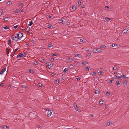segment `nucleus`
<instances>
[{
	"label": "nucleus",
	"mask_w": 129,
	"mask_h": 129,
	"mask_svg": "<svg viewBox=\"0 0 129 129\" xmlns=\"http://www.w3.org/2000/svg\"><path fill=\"white\" fill-rule=\"evenodd\" d=\"M19 11L18 9H17L16 10H15L14 11V12L15 13H18L19 12Z\"/></svg>",
	"instance_id": "obj_15"
},
{
	"label": "nucleus",
	"mask_w": 129,
	"mask_h": 129,
	"mask_svg": "<svg viewBox=\"0 0 129 129\" xmlns=\"http://www.w3.org/2000/svg\"><path fill=\"white\" fill-rule=\"evenodd\" d=\"M29 72L31 73H33V70H31L30 69L29 70Z\"/></svg>",
	"instance_id": "obj_35"
},
{
	"label": "nucleus",
	"mask_w": 129,
	"mask_h": 129,
	"mask_svg": "<svg viewBox=\"0 0 129 129\" xmlns=\"http://www.w3.org/2000/svg\"><path fill=\"white\" fill-rule=\"evenodd\" d=\"M51 75L52 76H53L55 75V73H53L51 74Z\"/></svg>",
	"instance_id": "obj_55"
},
{
	"label": "nucleus",
	"mask_w": 129,
	"mask_h": 129,
	"mask_svg": "<svg viewBox=\"0 0 129 129\" xmlns=\"http://www.w3.org/2000/svg\"><path fill=\"white\" fill-rule=\"evenodd\" d=\"M120 76L121 77V78H127V77H126L125 76V75H121Z\"/></svg>",
	"instance_id": "obj_24"
},
{
	"label": "nucleus",
	"mask_w": 129,
	"mask_h": 129,
	"mask_svg": "<svg viewBox=\"0 0 129 129\" xmlns=\"http://www.w3.org/2000/svg\"><path fill=\"white\" fill-rule=\"evenodd\" d=\"M48 47L50 49H52L53 48V45L52 44H49L48 45Z\"/></svg>",
	"instance_id": "obj_11"
},
{
	"label": "nucleus",
	"mask_w": 129,
	"mask_h": 129,
	"mask_svg": "<svg viewBox=\"0 0 129 129\" xmlns=\"http://www.w3.org/2000/svg\"><path fill=\"white\" fill-rule=\"evenodd\" d=\"M95 93L96 94H97L99 93V92L97 90H95Z\"/></svg>",
	"instance_id": "obj_31"
},
{
	"label": "nucleus",
	"mask_w": 129,
	"mask_h": 129,
	"mask_svg": "<svg viewBox=\"0 0 129 129\" xmlns=\"http://www.w3.org/2000/svg\"><path fill=\"white\" fill-rule=\"evenodd\" d=\"M96 74V72H93V75H95Z\"/></svg>",
	"instance_id": "obj_58"
},
{
	"label": "nucleus",
	"mask_w": 129,
	"mask_h": 129,
	"mask_svg": "<svg viewBox=\"0 0 129 129\" xmlns=\"http://www.w3.org/2000/svg\"><path fill=\"white\" fill-rule=\"evenodd\" d=\"M91 55V53H88L87 54V55H86V56L87 57V56H90Z\"/></svg>",
	"instance_id": "obj_47"
},
{
	"label": "nucleus",
	"mask_w": 129,
	"mask_h": 129,
	"mask_svg": "<svg viewBox=\"0 0 129 129\" xmlns=\"http://www.w3.org/2000/svg\"><path fill=\"white\" fill-rule=\"evenodd\" d=\"M103 73V72L102 71H100L98 73V74L99 75H101V74H102Z\"/></svg>",
	"instance_id": "obj_30"
},
{
	"label": "nucleus",
	"mask_w": 129,
	"mask_h": 129,
	"mask_svg": "<svg viewBox=\"0 0 129 129\" xmlns=\"http://www.w3.org/2000/svg\"><path fill=\"white\" fill-rule=\"evenodd\" d=\"M34 64L36 65H37L38 64V63L37 61H35L34 62Z\"/></svg>",
	"instance_id": "obj_20"
},
{
	"label": "nucleus",
	"mask_w": 129,
	"mask_h": 129,
	"mask_svg": "<svg viewBox=\"0 0 129 129\" xmlns=\"http://www.w3.org/2000/svg\"><path fill=\"white\" fill-rule=\"evenodd\" d=\"M81 7L83 8H84L85 7V6L84 5H82L81 6Z\"/></svg>",
	"instance_id": "obj_59"
},
{
	"label": "nucleus",
	"mask_w": 129,
	"mask_h": 129,
	"mask_svg": "<svg viewBox=\"0 0 129 129\" xmlns=\"http://www.w3.org/2000/svg\"><path fill=\"white\" fill-rule=\"evenodd\" d=\"M107 123H109V124H112V122H107Z\"/></svg>",
	"instance_id": "obj_45"
},
{
	"label": "nucleus",
	"mask_w": 129,
	"mask_h": 129,
	"mask_svg": "<svg viewBox=\"0 0 129 129\" xmlns=\"http://www.w3.org/2000/svg\"><path fill=\"white\" fill-rule=\"evenodd\" d=\"M80 54H74V56L75 57H78Z\"/></svg>",
	"instance_id": "obj_27"
},
{
	"label": "nucleus",
	"mask_w": 129,
	"mask_h": 129,
	"mask_svg": "<svg viewBox=\"0 0 129 129\" xmlns=\"http://www.w3.org/2000/svg\"><path fill=\"white\" fill-rule=\"evenodd\" d=\"M68 61L69 62L72 61L73 60L72 58H69L68 59Z\"/></svg>",
	"instance_id": "obj_22"
},
{
	"label": "nucleus",
	"mask_w": 129,
	"mask_h": 129,
	"mask_svg": "<svg viewBox=\"0 0 129 129\" xmlns=\"http://www.w3.org/2000/svg\"><path fill=\"white\" fill-rule=\"evenodd\" d=\"M21 87L22 88H25L26 87V86L24 85H22Z\"/></svg>",
	"instance_id": "obj_25"
},
{
	"label": "nucleus",
	"mask_w": 129,
	"mask_h": 129,
	"mask_svg": "<svg viewBox=\"0 0 129 129\" xmlns=\"http://www.w3.org/2000/svg\"><path fill=\"white\" fill-rule=\"evenodd\" d=\"M112 82V80H110L109 81V83H111Z\"/></svg>",
	"instance_id": "obj_57"
},
{
	"label": "nucleus",
	"mask_w": 129,
	"mask_h": 129,
	"mask_svg": "<svg viewBox=\"0 0 129 129\" xmlns=\"http://www.w3.org/2000/svg\"><path fill=\"white\" fill-rule=\"evenodd\" d=\"M5 29H8L9 28V27L8 26H6L3 27Z\"/></svg>",
	"instance_id": "obj_29"
},
{
	"label": "nucleus",
	"mask_w": 129,
	"mask_h": 129,
	"mask_svg": "<svg viewBox=\"0 0 129 129\" xmlns=\"http://www.w3.org/2000/svg\"><path fill=\"white\" fill-rule=\"evenodd\" d=\"M106 47V46L105 45H102L101 46L100 48H105Z\"/></svg>",
	"instance_id": "obj_38"
},
{
	"label": "nucleus",
	"mask_w": 129,
	"mask_h": 129,
	"mask_svg": "<svg viewBox=\"0 0 129 129\" xmlns=\"http://www.w3.org/2000/svg\"><path fill=\"white\" fill-rule=\"evenodd\" d=\"M117 74V72H115L114 73V75L116 76Z\"/></svg>",
	"instance_id": "obj_51"
},
{
	"label": "nucleus",
	"mask_w": 129,
	"mask_h": 129,
	"mask_svg": "<svg viewBox=\"0 0 129 129\" xmlns=\"http://www.w3.org/2000/svg\"><path fill=\"white\" fill-rule=\"evenodd\" d=\"M18 25H16V26H14V28H15V29H16V28H17L18 27Z\"/></svg>",
	"instance_id": "obj_53"
},
{
	"label": "nucleus",
	"mask_w": 129,
	"mask_h": 129,
	"mask_svg": "<svg viewBox=\"0 0 129 129\" xmlns=\"http://www.w3.org/2000/svg\"><path fill=\"white\" fill-rule=\"evenodd\" d=\"M57 54H52V56H57Z\"/></svg>",
	"instance_id": "obj_42"
},
{
	"label": "nucleus",
	"mask_w": 129,
	"mask_h": 129,
	"mask_svg": "<svg viewBox=\"0 0 129 129\" xmlns=\"http://www.w3.org/2000/svg\"><path fill=\"white\" fill-rule=\"evenodd\" d=\"M46 63L47 64V66L49 68H51L52 66V64L51 63Z\"/></svg>",
	"instance_id": "obj_6"
},
{
	"label": "nucleus",
	"mask_w": 129,
	"mask_h": 129,
	"mask_svg": "<svg viewBox=\"0 0 129 129\" xmlns=\"http://www.w3.org/2000/svg\"><path fill=\"white\" fill-rule=\"evenodd\" d=\"M117 69V67L116 66H114L113 67V69L114 70H116Z\"/></svg>",
	"instance_id": "obj_48"
},
{
	"label": "nucleus",
	"mask_w": 129,
	"mask_h": 129,
	"mask_svg": "<svg viewBox=\"0 0 129 129\" xmlns=\"http://www.w3.org/2000/svg\"><path fill=\"white\" fill-rule=\"evenodd\" d=\"M115 84L116 85H119L120 84L119 81H116Z\"/></svg>",
	"instance_id": "obj_16"
},
{
	"label": "nucleus",
	"mask_w": 129,
	"mask_h": 129,
	"mask_svg": "<svg viewBox=\"0 0 129 129\" xmlns=\"http://www.w3.org/2000/svg\"><path fill=\"white\" fill-rule=\"evenodd\" d=\"M74 106L75 109L77 110H78V107L76 104H74Z\"/></svg>",
	"instance_id": "obj_18"
},
{
	"label": "nucleus",
	"mask_w": 129,
	"mask_h": 129,
	"mask_svg": "<svg viewBox=\"0 0 129 129\" xmlns=\"http://www.w3.org/2000/svg\"><path fill=\"white\" fill-rule=\"evenodd\" d=\"M55 82H56V84H58L59 82V80H56L55 81Z\"/></svg>",
	"instance_id": "obj_37"
},
{
	"label": "nucleus",
	"mask_w": 129,
	"mask_h": 129,
	"mask_svg": "<svg viewBox=\"0 0 129 129\" xmlns=\"http://www.w3.org/2000/svg\"><path fill=\"white\" fill-rule=\"evenodd\" d=\"M99 103L100 104H103V100H101L99 101Z\"/></svg>",
	"instance_id": "obj_28"
},
{
	"label": "nucleus",
	"mask_w": 129,
	"mask_h": 129,
	"mask_svg": "<svg viewBox=\"0 0 129 129\" xmlns=\"http://www.w3.org/2000/svg\"><path fill=\"white\" fill-rule=\"evenodd\" d=\"M3 13V11L2 10H0V16H1L2 15Z\"/></svg>",
	"instance_id": "obj_32"
},
{
	"label": "nucleus",
	"mask_w": 129,
	"mask_h": 129,
	"mask_svg": "<svg viewBox=\"0 0 129 129\" xmlns=\"http://www.w3.org/2000/svg\"><path fill=\"white\" fill-rule=\"evenodd\" d=\"M30 29L29 27L28 26L26 28L27 32V34L29 33V31L30 30Z\"/></svg>",
	"instance_id": "obj_10"
},
{
	"label": "nucleus",
	"mask_w": 129,
	"mask_h": 129,
	"mask_svg": "<svg viewBox=\"0 0 129 129\" xmlns=\"http://www.w3.org/2000/svg\"><path fill=\"white\" fill-rule=\"evenodd\" d=\"M68 68H65L63 70V72L65 73L67 71H68Z\"/></svg>",
	"instance_id": "obj_19"
},
{
	"label": "nucleus",
	"mask_w": 129,
	"mask_h": 129,
	"mask_svg": "<svg viewBox=\"0 0 129 129\" xmlns=\"http://www.w3.org/2000/svg\"><path fill=\"white\" fill-rule=\"evenodd\" d=\"M24 56V55L22 53H19L17 56V57L18 58V57H19L20 58H21V57H22Z\"/></svg>",
	"instance_id": "obj_5"
},
{
	"label": "nucleus",
	"mask_w": 129,
	"mask_h": 129,
	"mask_svg": "<svg viewBox=\"0 0 129 129\" xmlns=\"http://www.w3.org/2000/svg\"><path fill=\"white\" fill-rule=\"evenodd\" d=\"M76 7L75 5H73V6L72 7V9L73 10H75L76 9Z\"/></svg>",
	"instance_id": "obj_14"
},
{
	"label": "nucleus",
	"mask_w": 129,
	"mask_h": 129,
	"mask_svg": "<svg viewBox=\"0 0 129 129\" xmlns=\"http://www.w3.org/2000/svg\"><path fill=\"white\" fill-rule=\"evenodd\" d=\"M105 20L107 21H109L110 20H111L109 18H108V17H106L105 18Z\"/></svg>",
	"instance_id": "obj_21"
},
{
	"label": "nucleus",
	"mask_w": 129,
	"mask_h": 129,
	"mask_svg": "<svg viewBox=\"0 0 129 129\" xmlns=\"http://www.w3.org/2000/svg\"><path fill=\"white\" fill-rule=\"evenodd\" d=\"M83 39H80V41L81 42H83Z\"/></svg>",
	"instance_id": "obj_62"
},
{
	"label": "nucleus",
	"mask_w": 129,
	"mask_h": 129,
	"mask_svg": "<svg viewBox=\"0 0 129 129\" xmlns=\"http://www.w3.org/2000/svg\"><path fill=\"white\" fill-rule=\"evenodd\" d=\"M11 50L9 49L8 48H6V54H8L9 53V51H11Z\"/></svg>",
	"instance_id": "obj_9"
},
{
	"label": "nucleus",
	"mask_w": 129,
	"mask_h": 129,
	"mask_svg": "<svg viewBox=\"0 0 129 129\" xmlns=\"http://www.w3.org/2000/svg\"><path fill=\"white\" fill-rule=\"evenodd\" d=\"M52 25L51 24H50L48 25V28H50L52 26Z\"/></svg>",
	"instance_id": "obj_41"
},
{
	"label": "nucleus",
	"mask_w": 129,
	"mask_h": 129,
	"mask_svg": "<svg viewBox=\"0 0 129 129\" xmlns=\"http://www.w3.org/2000/svg\"><path fill=\"white\" fill-rule=\"evenodd\" d=\"M29 24L28 25V26H31L33 24V22L32 21H31L29 22Z\"/></svg>",
	"instance_id": "obj_17"
},
{
	"label": "nucleus",
	"mask_w": 129,
	"mask_h": 129,
	"mask_svg": "<svg viewBox=\"0 0 129 129\" xmlns=\"http://www.w3.org/2000/svg\"><path fill=\"white\" fill-rule=\"evenodd\" d=\"M110 92H107L106 93V95H107V94H109V95H110Z\"/></svg>",
	"instance_id": "obj_52"
},
{
	"label": "nucleus",
	"mask_w": 129,
	"mask_h": 129,
	"mask_svg": "<svg viewBox=\"0 0 129 129\" xmlns=\"http://www.w3.org/2000/svg\"><path fill=\"white\" fill-rule=\"evenodd\" d=\"M17 34L18 35V39H19L20 40L21 38L23 36V34L22 33L19 32Z\"/></svg>",
	"instance_id": "obj_2"
},
{
	"label": "nucleus",
	"mask_w": 129,
	"mask_h": 129,
	"mask_svg": "<svg viewBox=\"0 0 129 129\" xmlns=\"http://www.w3.org/2000/svg\"><path fill=\"white\" fill-rule=\"evenodd\" d=\"M38 86L39 87H41L42 86V85L41 83H39L38 84Z\"/></svg>",
	"instance_id": "obj_44"
},
{
	"label": "nucleus",
	"mask_w": 129,
	"mask_h": 129,
	"mask_svg": "<svg viewBox=\"0 0 129 129\" xmlns=\"http://www.w3.org/2000/svg\"><path fill=\"white\" fill-rule=\"evenodd\" d=\"M105 7L107 9H109V7L107 6H106Z\"/></svg>",
	"instance_id": "obj_60"
},
{
	"label": "nucleus",
	"mask_w": 129,
	"mask_h": 129,
	"mask_svg": "<svg viewBox=\"0 0 129 129\" xmlns=\"http://www.w3.org/2000/svg\"><path fill=\"white\" fill-rule=\"evenodd\" d=\"M65 19L64 18H63L62 19H61L60 20V23H62L63 22V19Z\"/></svg>",
	"instance_id": "obj_40"
},
{
	"label": "nucleus",
	"mask_w": 129,
	"mask_h": 129,
	"mask_svg": "<svg viewBox=\"0 0 129 129\" xmlns=\"http://www.w3.org/2000/svg\"><path fill=\"white\" fill-rule=\"evenodd\" d=\"M3 74V72H2V71L1 70V71L0 72V75L1 74Z\"/></svg>",
	"instance_id": "obj_64"
},
{
	"label": "nucleus",
	"mask_w": 129,
	"mask_h": 129,
	"mask_svg": "<svg viewBox=\"0 0 129 129\" xmlns=\"http://www.w3.org/2000/svg\"><path fill=\"white\" fill-rule=\"evenodd\" d=\"M18 50V49L17 48V49H16L15 50V51H15V53Z\"/></svg>",
	"instance_id": "obj_63"
},
{
	"label": "nucleus",
	"mask_w": 129,
	"mask_h": 129,
	"mask_svg": "<svg viewBox=\"0 0 129 129\" xmlns=\"http://www.w3.org/2000/svg\"><path fill=\"white\" fill-rule=\"evenodd\" d=\"M78 4L79 5H80L81 4V1H79L78 2Z\"/></svg>",
	"instance_id": "obj_46"
},
{
	"label": "nucleus",
	"mask_w": 129,
	"mask_h": 129,
	"mask_svg": "<svg viewBox=\"0 0 129 129\" xmlns=\"http://www.w3.org/2000/svg\"><path fill=\"white\" fill-rule=\"evenodd\" d=\"M129 29V28L127 27L124 29L122 31V32L124 34H126L128 30Z\"/></svg>",
	"instance_id": "obj_3"
},
{
	"label": "nucleus",
	"mask_w": 129,
	"mask_h": 129,
	"mask_svg": "<svg viewBox=\"0 0 129 129\" xmlns=\"http://www.w3.org/2000/svg\"><path fill=\"white\" fill-rule=\"evenodd\" d=\"M3 129H9V127L7 126L4 125L3 127Z\"/></svg>",
	"instance_id": "obj_8"
},
{
	"label": "nucleus",
	"mask_w": 129,
	"mask_h": 129,
	"mask_svg": "<svg viewBox=\"0 0 129 129\" xmlns=\"http://www.w3.org/2000/svg\"><path fill=\"white\" fill-rule=\"evenodd\" d=\"M127 84V81H124L123 84H124V85H126Z\"/></svg>",
	"instance_id": "obj_39"
},
{
	"label": "nucleus",
	"mask_w": 129,
	"mask_h": 129,
	"mask_svg": "<svg viewBox=\"0 0 129 129\" xmlns=\"http://www.w3.org/2000/svg\"><path fill=\"white\" fill-rule=\"evenodd\" d=\"M45 60V59H41V62H44Z\"/></svg>",
	"instance_id": "obj_33"
},
{
	"label": "nucleus",
	"mask_w": 129,
	"mask_h": 129,
	"mask_svg": "<svg viewBox=\"0 0 129 129\" xmlns=\"http://www.w3.org/2000/svg\"><path fill=\"white\" fill-rule=\"evenodd\" d=\"M51 61H53L54 60V58H51L50 59Z\"/></svg>",
	"instance_id": "obj_56"
},
{
	"label": "nucleus",
	"mask_w": 129,
	"mask_h": 129,
	"mask_svg": "<svg viewBox=\"0 0 129 129\" xmlns=\"http://www.w3.org/2000/svg\"><path fill=\"white\" fill-rule=\"evenodd\" d=\"M94 50H95V52H99L101 51H102V49L101 48H95L94 49Z\"/></svg>",
	"instance_id": "obj_7"
},
{
	"label": "nucleus",
	"mask_w": 129,
	"mask_h": 129,
	"mask_svg": "<svg viewBox=\"0 0 129 129\" xmlns=\"http://www.w3.org/2000/svg\"><path fill=\"white\" fill-rule=\"evenodd\" d=\"M67 25H69L70 24V22H67Z\"/></svg>",
	"instance_id": "obj_61"
},
{
	"label": "nucleus",
	"mask_w": 129,
	"mask_h": 129,
	"mask_svg": "<svg viewBox=\"0 0 129 129\" xmlns=\"http://www.w3.org/2000/svg\"><path fill=\"white\" fill-rule=\"evenodd\" d=\"M115 77H116L117 79H118L119 78H121V77L120 76H116Z\"/></svg>",
	"instance_id": "obj_49"
},
{
	"label": "nucleus",
	"mask_w": 129,
	"mask_h": 129,
	"mask_svg": "<svg viewBox=\"0 0 129 129\" xmlns=\"http://www.w3.org/2000/svg\"><path fill=\"white\" fill-rule=\"evenodd\" d=\"M12 37L13 38V39L15 41H17L18 40H20L18 39V35L17 34H15L13 35Z\"/></svg>",
	"instance_id": "obj_1"
},
{
	"label": "nucleus",
	"mask_w": 129,
	"mask_h": 129,
	"mask_svg": "<svg viewBox=\"0 0 129 129\" xmlns=\"http://www.w3.org/2000/svg\"><path fill=\"white\" fill-rule=\"evenodd\" d=\"M12 3V2L11 1H8L7 3V4L8 5L11 4Z\"/></svg>",
	"instance_id": "obj_26"
},
{
	"label": "nucleus",
	"mask_w": 129,
	"mask_h": 129,
	"mask_svg": "<svg viewBox=\"0 0 129 129\" xmlns=\"http://www.w3.org/2000/svg\"><path fill=\"white\" fill-rule=\"evenodd\" d=\"M90 68V67L89 66H87V67H86V68L87 69V70H86L87 71H88L89 70V69Z\"/></svg>",
	"instance_id": "obj_43"
},
{
	"label": "nucleus",
	"mask_w": 129,
	"mask_h": 129,
	"mask_svg": "<svg viewBox=\"0 0 129 129\" xmlns=\"http://www.w3.org/2000/svg\"><path fill=\"white\" fill-rule=\"evenodd\" d=\"M9 17H5L4 19L5 20V21H7L9 19Z\"/></svg>",
	"instance_id": "obj_12"
},
{
	"label": "nucleus",
	"mask_w": 129,
	"mask_h": 129,
	"mask_svg": "<svg viewBox=\"0 0 129 129\" xmlns=\"http://www.w3.org/2000/svg\"><path fill=\"white\" fill-rule=\"evenodd\" d=\"M73 67H74L73 66V65H72V64H70V65L69 67L70 68H73Z\"/></svg>",
	"instance_id": "obj_34"
},
{
	"label": "nucleus",
	"mask_w": 129,
	"mask_h": 129,
	"mask_svg": "<svg viewBox=\"0 0 129 129\" xmlns=\"http://www.w3.org/2000/svg\"><path fill=\"white\" fill-rule=\"evenodd\" d=\"M19 6H23V4L21 3H20V4H19Z\"/></svg>",
	"instance_id": "obj_54"
},
{
	"label": "nucleus",
	"mask_w": 129,
	"mask_h": 129,
	"mask_svg": "<svg viewBox=\"0 0 129 129\" xmlns=\"http://www.w3.org/2000/svg\"><path fill=\"white\" fill-rule=\"evenodd\" d=\"M6 68H4L3 69H2V72H3V73L5 72L6 71Z\"/></svg>",
	"instance_id": "obj_23"
},
{
	"label": "nucleus",
	"mask_w": 129,
	"mask_h": 129,
	"mask_svg": "<svg viewBox=\"0 0 129 129\" xmlns=\"http://www.w3.org/2000/svg\"><path fill=\"white\" fill-rule=\"evenodd\" d=\"M8 45H10L11 44V40H9L8 42Z\"/></svg>",
	"instance_id": "obj_13"
},
{
	"label": "nucleus",
	"mask_w": 129,
	"mask_h": 129,
	"mask_svg": "<svg viewBox=\"0 0 129 129\" xmlns=\"http://www.w3.org/2000/svg\"><path fill=\"white\" fill-rule=\"evenodd\" d=\"M83 65H85L86 64V61H84L81 63Z\"/></svg>",
	"instance_id": "obj_36"
},
{
	"label": "nucleus",
	"mask_w": 129,
	"mask_h": 129,
	"mask_svg": "<svg viewBox=\"0 0 129 129\" xmlns=\"http://www.w3.org/2000/svg\"><path fill=\"white\" fill-rule=\"evenodd\" d=\"M52 111L51 110H49L48 112L47 115L48 117H50L51 115Z\"/></svg>",
	"instance_id": "obj_4"
},
{
	"label": "nucleus",
	"mask_w": 129,
	"mask_h": 129,
	"mask_svg": "<svg viewBox=\"0 0 129 129\" xmlns=\"http://www.w3.org/2000/svg\"><path fill=\"white\" fill-rule=\"evenodd\" d=\"M0 85L1 86H3L4 85V84L3 83H1L0 84Z\"/></svg>",
	"instance_id": "obj_50"
}]
</instances>
